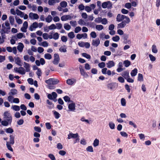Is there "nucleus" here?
I'll use <instances>...</instances> for the list:
<instances>
[{"label":"nucleus","mask_w":160,"mask_h":160,"mask_svg":"<svg viewBox=\"0 0 160 160\" xmlns=\"http://www.w3.org/2000/svg\"><path fill=\"white\" fill-rule=\"evenodd\" d=\"M116 19L117 21L118 22L122 21L121 23L118 24V28H123L127 24L129 23L130 22V20L128 17L120 14H118Z\"/></svg>","instance_id":"f257e3e1"},{"label":"nucleus","mask_w":160,"mask_h":160,"mask_svg":"<svg viewBox=\"0 0 160 160\" xmlns=\"http://www.w3.org/2000/svg\"><path fill=\"white\" fill-rule=\"evenodd\" d=\"M3 118L4 120L9 122L10 124H11L12 120V117L9 111H6L4 112Z\"/></svg>","instance_id":"f03ea898"},{"label":"nucleus","mask_w":160,"mask_h":160,"mask_svg":"<svg viewBox=\"0 0 160 160\" xmlns=\"http://www.w3.org/2000/svg\"><path fill=\"white\" fill-rule=\"evenodd\" d=\"M102 6L103 8H106L107 7L109 8L112 7V5L110 1H108L103 2L102 4Z\"/></svg>","instance_id":"7ed1b4c3"},{"label":"nucleus","mask_w":160,"mask_h":160,"mask_svg":"<svg viewBox=\"0 0 160 160\" xmlns=\"http://www.w3.org/2000/svg\"><path fill=\"white\" fill-rule=\"evenodd\" d=\"M2 29L1 30V36L2 39H4L6 38V35L5 34V33H8L9 31H5L6 27L4 26L3 24H2Z\"/></svg>","instance_id":"20e7f679"},{"label":"nucleus","mask_w":160,"mask_h":160,"mask_svg":"<svg viewBox=\"0 0 160 160\" xmlns=\"http://www.w3.org/2000/svg\"><path fill=\"white\" fill-rule=\"evenodd\" d=\"M54 60L52 61L53 64L55 65L58 64L60 61V58L59 55L58 53H55L54 54Z\"/></svg>","instance_id":"39448f33"},{"label":"nucleus","mask_w":160,"mask_h":160,"mask_svg":"<svg viewBox=\"0 0 160 160\" xmlns=\"http://www.w3.org/2000/svg\"><path fill=\"white\" fill-rule=\"evenodd\" d=\"M122 37L123 40V42L124 44H127L128 43L129 44L131 43V40L128 39L129 37L128 35L124 34L123 35Z\"/></svg>","instance_id":"423d86ee"},{"label":"nucleus","mask_w":160,"mask_h":160,"mask_svg":"<svg viewBox=\"0 0 160 160\" xmlns=\"http://www.w3.org/2000/svg\"><path fill=\"white\" fill-rule=\"evenodd\" d=\"M14 70H15L16 72L22 74L24 75L25 73V70L22 67H20L19 68V69L17 68H14Z\"/></svg>","instance_id":"0eeeda50"},{"label":"nucleus","mask_w":160,"mask_h":160,"mask_svg":"<svg viewBox=\"0 0 160 160\" xmlns=\"http://www.w3.org/2000/svg\"><path fill=\"white\" fill-rule=\"evenodd\" d=\"M57 97V94L55 92H52V94H48V98L50 100L56 99Z\"/></svg>","instance_id":"6e6552de"},{"label":"nucleus","mask_w":160,"mask_h":160,"mask_svg":"<svg viewBox=\"0 0 160 160\" xmlns=\"http://www.w3.org/2000/svg\"><path fill=\"white\" fill-rule=\"evenodd\" d=\"M79 69L80 73L82 76L84 77H88V75L86 72L85 71L82 65H80L79 67Z\"/></svg>","instance_id":"1a4fd4ad"},{"label":"nucleus","mask_w":160,"mask_h":160,"mask_svg":"<svg viewBox=\"0 0 160 160\" xmlns=\"http://www.w3.org/2000/svg\"><path fill=\"white\" fill-rule=\"evenodd\" d=\"M78 137H79V136L78 133L74 134L71 133L68 135V137L67 138L69 139L71 138H77Z\"/></svg>","instance_id":"9d476101"},{"label":"nucleus","mask_w":160,"mask_h":160,"mask_svg":"<svg viewBox=\"0 0 160 160\" xmlns=\"http://www.w3.org/2000/svg\"><path fill=\"white\" fill-rule=\"evenodd\" d=\"M100 43V41L99 38L95 40H93L92 45L95 47H98Z\"/></svg>","instance_id":"9b49d317"},{"label":"nucleus","mask_w":160,"mask_h":160,"mask_svg":"<svg viewBox=\"0 0 160 160\" xmlns=\"http://www.w3.org/2000/svg\"><path fill=\"white\" fill-rule=\"evenodd\" d=\"M68 108L70 111H74L75 109V104L74 103L69 104L68 106Z\"/></svg>","instance_id":"f8f14e48"},{"label":"nucleus","mask_w":160,"mask_h":160,"mask_svg":"<svg viewBox=\"0 0 160 160\" xmlns=\"http://www.w3.org/2000/svg\"><path fill=\"white\" fill-rule=\"evenodd\" d=\"M106 65L108 68H110L115 66V63L113 61H109L106 63Z\"/></svg>","instance_id":"ddd939ff"},{"label":"nucleus","mask_w":160,"mask_h":160,"mask_svg":"<svg viewBox=\"0 0 160 160\" xmlns=\"http://www.w3.org/2000/svg\"><path fill=\"white\" fill-rule=\"evenodd\" d=\"M122 76L126 79L128 77H130L129 76V72L128 70L123 72Z\"/></svg>","instance_id":"4468645a"},{"label":"nucleus","mask_w":160,"mask_h":160,"mask_svg":"<svg viewBox=\"0 0 160 160\" xmlns=\"http://www.w3.org/2000/svg\"><path fill=\"white\" fill-rule=\"evenodd\" d=\"M23 33H19L17 34V37L16 36H14L12 37V38H13L14 39H15V40H17V38L21 39L23 37Z\"/></svg>","instance_id":"2eb2a0df"},{"label":"nucleus","mask_w":160,"mask_h":160,"mask_svg":"<svg viewBox=\"0 0 160 160\" xmlns=\"http://www.w3.org/2000/svg\"><path fill=\"white\" fill-rule=\"evenodd\" d=\"M15 61L17 65L20 66H22L21 60L19 57L15 58Z\"/></svg>","instance_id":"dca6fc26"},{"label":"nucleus","mask_w":160,"mask_h":160,"mask_svg":"<svg viewBox=\"0 0 160 160\" xmlns=\"http://www.w3.org/2000/svg\"><path fill=\"white\" fill-rule=\"evenodd\" d=\"M23 44L21 42L19 43L18 45L17 46V49L20 52H22V51L24 48Z\"/></svg>","instance_id":"f3484780"},{"label":"nucleus","mask_w":160,"mask_h":160,"mask_svg":"<svg viewBox=\"0 0 160 160\" xmlns=\"http://www.w3.org/2000/svg\"><path fill=\"white\" fill-rule=\"evenodd\" d=\"M14 136L13 135H10V141L9 143L11 144H13L14 143Z\"/></svg>","instance_id":"a211bd4d"},{"label":"nucleus","mask_w":160,"mask_h":160,"mask_svg":"<svg viewBox=\"0 0 160 160\" xmlns=\"http://www.w3.org/2000/svg\"><path fill=\"white\" fill-rule=\"evenodd\" d=\"M52 112H53L54 116L55 118L58 119L60 117V114L58 112L55 110H53L52 111Z\"/></svg>","instance_id":"6ab92c4d"},{"label":"nucleus","mask_w":160,"mask_h":160,"mask_svg":"<svg viewBox=\"0 0 160 160\" xmlns=\"http://www.w3.org/2000/svg\"><path fill=\"white\" fill-rule=\"evenodd\" d=\"M138 73V69L136 68L132 70L131 72V74L132 77H134Z\"/></svg>","instance_id":"aec40b11"},{"label":"nucleus","mask_w":160,"mask_h":160,"mask_svg":"<svg viewBox=\"0 0 160 160\" xmlns=\"http://www.w3.org/2000/svg\"><path fill=\"white\" fill-rule=\"evenodd\" d=\"M24 67L26 69V71L27 72H29L30 70V66L29 64L27 63L26 62H24Z\"/></svg>","instance_id":"412c9836"},{"label":"nucleus","mask_w":160,"mask_h":160,"mask_svg":"<svg viewBox=\"0 0 160 160\" xmlns=\"http://www.w3.org/2000/svg\"><path fill=\"white\" fill-rule=\"evenodd\" d=\"M46 102L47 104L50 105V106L48 107L49 109H51L54 107V104L49 100H47Z\"/></svg>","instance_id":"4be33fe9"},{"label":"nucleus","mask_w":160,"mask_h":160,"mask_svg":"<svg viewBox=\"0 0 160 160\" xmlns=\"http://www.w3.org/2000/svg\"><path fill=\"white\" fill-rule=\"evenodd\" d=\"M108 88L111 90L114 89L115 88L114 83H109L107 85Z\"/></svg>","instance_id":"5701e85b"},{"label":"nucleus","mask_w":160,"mask_h":160,"mask_svg":"<svg viewBox=\"0 0 160 160\" xmlns=\"http://www.w3.org/2000/svg\"><path fill=\"white\" fill-rule=\"evenodd\" d=\"M17 90L16 89H12L11 90V92H9L8 94L10 95H15L17 94Z\"/></svg>","instance_id":"b1692460"},{"label":"nucleus","mask_w":160,"mask_h":160,"mask_svg":"<svg viewBox=\"0 0 160 160\" xmlns=\"http://www.w3.org/2000/svg\"><path fill=\"white\" fill-rule=\"evenodd\" d=\"M52 19V17L50 15H49L48 16V17L46 18L45 20L46 22L49 23L51 22Z\"/></svg>","instance_id":"393cba45"},{"label":"nucleus","mask_w":160,"mask_h":160,"mask_svg":"<svg viewBox=\"0 0 160 160\" xmlns=\"http://www.w3.org/2000/svg\"><path fill=\"white\" fill-rule=\"evenodd\" d=\"M123 64L126 67H128L130 65L131 62L128 60H125L123 62Z\"/></svg>","instance_id":"a878e982"},{"label":"nucleus","mask_w":160,"mask_h":160,"mask_svg":"<svg viewBox=\"0 0 160 160\" xmlns=\"http://www.w3.org/2000/svg\"><path fill=\"white\" fill-rule=\"evenodd\" d=\"M2 125L5 126H7L10 123L9 122L6 120H2L1 121Z\"/></svg>","instance_id":"bb28decb"},{"label":"nucleus","mask_w":160,"mask_h":160,"mask_svg":"<svg viewBox=\"0 0 160 160\" xmlns=\"http://www.w3.org/2000/svg\"><path fill=\"white\" fill-rule=\"evenodd\" d=\"M64 28L67 30H69L71 28V26L68 23H65L64 25Z\"/></svg>","instance_id":"cd10ccee"},{"label":"nucleus","mask_w":160,"mask_h":160,"mask_svg":"<svg viewBox=\"0 0 160 160\" xmlns=\"http://www.w3.org/2000/svg\"><path fill=\"white\" fill-rule=\"evenodd\" d=\"M44 58L46 59L50 60L52 58V56L51 54L49 53H46L44 55Z\"/></svg>","instance_id":"c85d7f7f"},{"label":"nucleus","mask_w":160,"mask_h":160,"mask_svg":"<svg viewBox=\"0 0 160 160\" xmlns=\"http://www.w3.org/2000/svg\"><path fill=\"white\" fill-rule=\"evenodd\" d=\"M99 144V140L98 139H95L94 141L93 145L94 147H96Z\"/></svg>","instance_id":"c756f323"},{"label":"nucleus","mask_w":160,"mask_h":160,"mask_svg":"<svg viewBox=\"0 0 160 160\" xmlns=\"http://www.w3.org/2000/svg\"><path fill=\"white\" fill-rule=\"evenodd\" d=\"M10 22L12 25H13L14 22V19L13 16H10L9 17Z\"/></svg>","instance_id":"7c9ffc66"},{"label":"nucleus","mask_w":160,"mask_h":160,"mask_svg":"<svg viewBox=\"0 0 160 160\" xmlns=\"http://www.w3.org/2000/svg\"><path fill=\"white\" fill-rule=\"evenodd\" d=\"M82 55L84 57L88 59H90L91 58V56L86 53H83L82 54Z\"/></svg>","instance_id":"2f4dec72"},{"label":"nucleus","mask_w":160,"mask_h":160,"mask_svg":"<svg viewBox=\"0 0 160 160\" xmlns=\"http://www.w3.org/2000/svg\"><path fill=\"white\" fill-rule=\"evenodd\" d=\"M32 14L33 18L32 19H37L39 18V16L36 13H33L32 12L30 13V15Z\"/></svg>","instance_id":"473e14b6"},{"label":"nucleus","mask_w":160,"mask_h":160,"mask_svg":"<svg viewBox=\"0 0 160 160\" xmlns=\"http://www.w3.org/2000/svg\"><path fill=\"white\" fill-rule=\"evenodd\" d=\"M60 5L62 7L65 8L67 6V3L66 1H62L60 2Z\"/></svg>","instance_id":"72a5a7b5"},{"label":"nucleus","mask_w":160,"mask_h":160,"mask_svg":"<svg viewBox=\"0 0 160 160\" xmlns=\"http://www.w3.org/2000/svg\"><path fill=\"white\" fill-rule=\"evenodd\" d=\"M120 39V38L119 36L116 35L115 36L112 38V40L114 42H118Z\"/></svg>","instance_id":"f704fd0d"},{"label":"nucleus","mask_w":160,"mask_h":160,"mask_svg":"<svg viewBox=\"0 0 160 160\" xmlns=\"http://www.w3.org/2000/svg\"><path fill=\"white\" fill-rule=\"evenodd\" d=\"M96 29L98 31H100L103 28V27L102 25H98L96 26Z\"/></svg>","instance_id":"c9c22d12"},{"label":"nucleus","mask_w":160,"mask_h":160,"mask_svg":"<svg viewBox=\"0 0 160 160\" xmlns=\"http://www.w3.org/2000/svg\"><path fill=\"white\" fill-rule=\"evenodd\" d=\"M66 82L69 85H72L74 83V82L71 79H68L67 80Z\"/></svg>","instance_id":"e433bc0d"},{"label":"nucleus","mask_w":160,"mask_h":160,"mask_svg":"<svg viewBox=\"0 0 160 160\" xmlns=\"http://www.w3.org/2000/svg\"><path fill=\"white\" fill-rule=\"evenodd\" d=\"M152 51L154 53H156L158 52L156 46L154 45H153L152 46Z\"/></svg>","instance_id":"4c0bfd02"},{"label":"nucleus","mask_w":160,"mask_h":160,"mask_svg":"<svg viewBox=\"0 0 160 160\" xmlns=\"http://www.w3.org/2000/svg\"><path fill=\"white\" fill-rule=\"evenodd\" d=\"M12 108L16 111H18L20 110V109L19 106L15 105L12 106Z\"/></svg>","instance_id":"58836bf2"},{"label":"nucleus","mask_w":160,"mask_h":160,"mask_svg":"<svg viewBox=\"0 0 160 160\" xmlns=\"http://www.w3.org/2000/svg\"><path fill=\"white\" fill-rule=\"evenodd\" d=\"M68 36L70 38H73L75 37V35L74 32H71L68 34Z\"/></svg>","instance_id":"ea45409f"},{"label":"nucleus","mask_w":160,"mask_h":160,"mask_svg":"<svg viewBox=\"0 0 160 160\" xmlns=\"http://www.w3.org/2000/svg\"><path fill=\"white\" fill-rule=\"evenodd\" d=\"M6 146L8 150L11 151H13V150L10 145V144L9 143V142H7Z\"/></svg>","instance_id":"a19ab883"},{"label":"nucleus","mask_w":160,"mask_h":160,"mask_svg":"<svg viewBox=\"0 0 160 160\" xmlns=\"http://www.w3.org/2000/svg\"><path fill=\"white\" fill-rule=\"evenodd\" d=\"M138 81H141L143 80V77L141 73H139L138 74Z\"/></svg>","instance_id":"79ce46f5"},{"label":"nucleus","mask_w":160,"mask_h":160,"mask_svg":"<svg viewBox=\"0 0 160 160\" xmlns=\"http://www.w3.org/2000/svg\"><path fill=\"white\" fill-rule=\"evenodd\" d=\"M34 130L38 132H40L41 131V128L39 127L35 126L34 128Z\"/></svg>","instance_id":"37998d69"},{"label":"nucleus","mask_w":160,"mask_h":160,"mask_svg":"<svg viewBox=\"0 0 160 160\" xmlns=\"http://www.w3.org/2000/svg\"><path fill=\"white\" fill-rule=\"evenodd\" d=\"M59 37V34L58 32L55 33L53 35V38L55 40L58 39Z\"/></svg>","instance_id":"c03bdc74"},{"label":"nucleus","mask_w":160,"mask_h":160,"mask_svg":"<svg viewBox=\"0 0 160 160\" xmlns=\"http://www.w3.org/2000/svg\"><path fill=\"white\" fill-rule=\"evenodd\" d=\"M63 98L66 102H69L71 101L70 98L68 96H65L63 97Z\"/></svg>","instance_id":"a18cd8bd"},{"label":"nucleus","mask_w":160,"mask_h":160,"mask_svg":"<svg viewBox=\"0 0 160 160\" xmlns=\"http://www.w3.org/2000/svg\"><path fill=\"white\" fill-rule=\"evenodd\" d=\"M118 80L119 82L122 83H124L125 82L124 78L121 76L118 77Z\"/></svg>","instance_id":"49530a36"},{"label":"nucleus","mask_w":160,"mask_h":160,"mask_svg":"<svg viewBox=\"0 0 160 160\" xmlns=\"http://www.w3.org/2000/svg\"><path fill=\"white\" fill-rule=\"evenodd\" d=\"M56 28L57 27L54 24H51L50 26L48 27V29H49V30L54 29Z\"/></svg>","instance_id":"de8ad7c7"},{"label":"nucleus","mask_w":160,"mask_h":160,"mask_svg":"<svg viewBox=\"0 0 160 160\" xmlns=\"http://www.w3.org/2000/svg\"><path fill=\"white\" fill-rule=\"evenodd\" d=\"M6 131L8 133H11L13 132L14 131L12 128H9L6 129Z\"/></svg>","instance_id":"09e8293b"},{"label":"nucleus","mask_w":160,"mask_h":160,"mask_svg":"<svg viewBox=\"0 0 160 160\" xmlns=\"http://www.w3.org/2000/svg\"><path fill=\"white\" fill-rule=\"evenodd\" d=\"M121 105L122 106H124L126 105V100L124 98H122L121 100Z\"/></svg>","instance_id":"8fccbe9b"},{"label":"nucleus","mask_w":160,"mask_h":160,"mask_svg":"<svg viewBox=\"0 0 160 160\" xmlns=\"http://www.w3.org/2000/svg\"><path fill=\"white\" fill-rule=\"evenodd\" d=\"M98 66L100 68H104L105 66V62H102L98 64Z\"/></svg>","instance_id":"3c124183"},{"label":"nucleus","mask_w":160,"mask_h":160,"mask_svg":"<svg viewBox=\"0 0 160 160\" xmlns=\"http://www.w3.org/2000/svg\"><path fill=\"white\" fill-rule=\"evenodd\" d=\"M86 150L87 151L90 152H92L93 151V148L91 146H88Z\"/></svg>","instance_id":"603ef678"},{"label":"nucleus","mask_w":160,"mask_h":160,"mask_svg":"<svg viewBox=\"0 0 160 160\" xmlns=\"http://www.w3.org/2000/svg\"><path fill=\"white\" fill-rule=\"evenodd\" d=\"M53 80V78H50L48 79V80H46L45 81V82L48 85H49L51 84H52V81Z\"/></svg>","instance_id":"864d4df0"},{"label":"nucleus","mask_w":160,"mask_h":160,"mask_svg":"<svg viewBox=\"0 0 160 160\" xmlns=\"http://www.w3.org/2000/svg\"><path fill=\"white\" fill-rule=\"evenodd\" d=\"M109 125L110 128L111 129H114L115 128V124L112 122H109Z\"/></svg>","instance_id":"5fc2aeb1"},{"label":"nucleus","mask_w":160,"mask_h":160,"mask_svg":"<svg viewBox=\"0 0 160 160\" xmlns=\"http://www.w3.org/2000/svg\"><path fill=\"white\" fill-rule=\"evenodd\" d=\"M70 24L73 27H75L77 26V22L75 21H71L70 22Z\"/></svg>","instance_id":"6e6d98bb"},{"label":"nucleus","mask_w":160,"mask_h":160,"mask_svg":"<svg viewBox=\"0 0 160 160\" xmlns=\"http://www.w3.org/2000/svg\"><path fill=\"white\" fill-rule=\"evenodd\" d=\"M81 30V28L80 27L78 26L76 27L74 30V32L76 33H78L80 32Z\"/></svg>","instance_id":"4d7b16f0"},{"label":"nucleus","mask_w":160,"mask_h":160,"mask_svg":"<svg viewBox=\"0 0 160 160\" xmlns=\"http://www.w3.org/2000/svg\"><path fill=\"white\" fill-rule=\"evenodd\" d=\"M5 25L6 27H7V28H6V29L7 30L9 29L10 30V24L8 22V21H6V22L5 23Z\"/></svg>","instance_id":"13d9d810"},{"label":"nucleus","mask_w":160,"mask_h":160,"mask_svg":"<svg viewBox=\"0 0 160 160\" xmlns=\"http://www.w3.org/2000/svg\"><path fill=\"white\" fill-rule=\"evenodd\" d=\"M102 21V18L101 17H98L95 19L94 21L96 22L100 23Z\"/></svg>","instance_id":"bf43d9fd"},{"label":"nucleus","mask_w":160,"mask_h":160,"mask_svg":"<svg viewBox=\"0 0 160 160\" xmlns=\"http://www.w3.org/2000/svg\"><path fill=\"white\" fill-rule=\"evenodd\" d=\"M48 157L51 160H56V158L52 154H49L48 155Z\"/></svg>","instance_id":"052dcab7"},{"label":"nucleus","mask_w":160,"mask_h":160,"mask_svg":"<svg viewBox=\"0 0 160 160\" xmlns=\"http://www.w3.org/2000/svg\"><path fill=\"white\" fill-rule=\"evenodd\" d=\"M78 23L80 25H85L86 24L85 22L82 19H80L78 22Z\"/></svg>","instance_id":"680f3d73"},{"label":"nucleus","mask_w":160,"mask_h":160,"mask_svg":"<svg viewBox=\"0 0 160 160\" xmlns=\"http://www.w3.org/2000/svg\"><path fill=\"white\" fill-rule=\"evenodd\" d=\"M61 52H67L66 48H64L63 46H61L59 49Z\"/></svg>","instance_id":"e2e57ef3"},{"label":"nucleus","mask_w":160,"mask_h":160,"mask_svg":"<svg viewBox=\"0 0 160 160\" xmlns=\"http://www.w3.org/2000/svg\"><path fill=\"white\" fill-rule=\"evenodd\" d=\"M90 36L93 38H95L97 37L96 33L94 31L91 32Z\"/></svg>","instance_id":"0e129e2a"},{"label":"nucleus","mask_w":160,"mask_h":160,"mask_svg":"<svg viewBox=\"0 0 160 160\" xmlns=\"http://www.w3.org/2000/svg\"><path fill=\"white\" fill-rule=\"evenodd\" d=\"M59 82V81L58 79H55L53 78L52 81V84L53 85H55L57 84Z\"/></svg>","instance_id":"69168bd1"},{"label":"nucleus","mask_w":160,"mask_h":160,"mask_svg":"<svg viewBox=\"0 0 160 160\" xmlns=\"http://www.w3.org/2000/svg\"><path fill=\"white\" fill-rule=\"evenodd\" d=\"M45 126L48 129H50L51 128V125L49 122H47L45 123Z\"/></svg>","instance_id":"338daca9"},{"label":"nucleus","mask_w":160,"mask_h":160,"mask_svg":"<svg viewBox=\"0 0 160 160\" xmlns=\"http://www.w3.org/2000/svg\"><path fill=\"white\" fill-rule=\"evenodd\" d=\"M91 72L92 73L95 74H97L98 70L96 68H92L91 70Z\"/></svg>","instance_id":"774afa93"}]
</instances>
